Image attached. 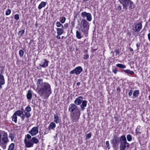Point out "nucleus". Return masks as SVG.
Listing matches in <instances>:
<instances>
[{
    "instance_id": "obj_1",
    "label": "nucleus",
    "mask_w": 150,
    "mask_h": 150,
    "mask_svg": "<svg viewBox=\"0 0 150 150\" xmlns=\"http://www.w3.org/2000/svg\"><path fill=\"white\" fill-rule=\"evenodd\" d=\"M37 92L40 96L48 98L52 93L50 85L47 83L43 82L42 79H38L37 83Z\"/></svg>"
},
{
    "instance_id": "obj_2",
    "label": "nucleus",
    "mask_w": 150,
    "mask_h": 150,
    "mask_svg": "<svg viewBox=\"0 0 150 150\" xmlns=\"http://www.w3.org/2000/svg\"><path fill=\"white\" fill-rule=\"evenodd\" d=\"M8 141L7 133L4 131H0V146L4 149H5Z\"/></svg>"
},
{
    "instance_id": "obj_3",
    "label": "nucleus",
    "mask_w": 150,
    "mask_h": 150,
    "mask_svg": "<svg viewBox=\"0 0 150 150\" xmlns=\"http://www.w3.org/2000/svg\"><path fill=\"white\" fill-rule=\"evenodd\" d=\"M120 4L123 6V8L126 10L129 8V10L134 7L133 3L130 0H118Z\"/></svg>"
},
{
    "instance_id": "obj_4",
    "label": "nucleus",
    "mask_w": 150,
    "mask_h": 150,
    "mask_svg": "<svg viewBox=\"0 0 150 150\" xmlns=\"http://www.w3.org/2000/svg\"><path fill=\"white\" fill-rule=\"evenodd\" d=\"M89 27V23L85 19H82L81 22L80 28L82 32L85 35L87 34Z\"/></svg>"
},
{
    "instance_id": "obj_5",
    "label": "nucleus",
    "mask_w": 150,
    "mask_h": 150,
    "mask_svg": "<svg viewBox=\"0 0 150 150\" xmlns=\"http://www.w3.org/2000/svg\"><path fill=\"white\" fill-rule=\"evenodd\" d=\"M119 141L120 142V150H124L126 147H129V144L127 142L125 135H122L120 137L119 139Z\"/></svg>"
},
{
    "instance_id": "obj_6",
    "label": "nucleus",
    "mask_w": 150,
    "mask_h": 150,
    "mask_svg": "<svg viewBox=\"0 0 150 150\" xmlns=\"http://www.w3.org/2000/svg\"><path fill=\"white\" fill-rule=\"evenodd\" d=\"M80 110L78 109L76 112L71 113L70 115L71 118L73 122H77L79 118L80 115Z\"/></svg>"
},
{
    "instance_id": "obj_7",
    "label": "nucleus",
    "mask_w": 150,
    "mask_h": 150,
    "mask_svg": "<svg viewBox=\"0 0 150 150\" xmlns=\"http://www.w3.org/2000/svg\"><path fill=\"white\" fill-rule=\"evenodd\" d=\"M119 139L118 137L116 135H115L111 141V143L114 148H116L118 146L119 142Z\"/></svg>"
},
{
    "instance_id": "obj_8",
    "label": "nucleus",
    "mask_w": 150,
    "mask_h": 150,
    "mask_svg": "<svg viewBox=\"0 0 150 150\" xmlns=\"http://www.w3.org/2000/svg\"><path fill=\"white\" fill-rule=\"evenodd\" d=\"M81 16L85 18L86 17V20L89 22L91 21L92 19V17L91 14L90 13H87L86 12H83L81 13Z\"/></svg>"
},
{
    "instance_id": "obj_9",
    "label": "nucleus",
    "mask_w": 150,
    "mask_h": 150,
    "mask_svg": "<svg viewBox=\"0 0 150 150\" xmlns=\"http://www.w3.org/2000/svg\"><path fill=\"white\" fill-rule=\"evenodd\" d=\"M83 71V69L81 66H78L76 67L74 69L71 71L70 72V74H76L79 75Z\"/></svg>"
},
{
    "instance_id": "obj_10",
    "label": "nucleus",
    "mask_w": 150,
    "mask_h": 150,
    "mask_svg": "<svg viewBox=\"0 0 150 150\" xmlns=\"http://www.w3.org/2000/svg\"><path fill=\"white\" fill-rule=\"evenodd\" d=\"M78 107L74 104H71L69 105V111L71 113L74 112V111L76 112L78 109H80L79 108L78 109Z\"/></svg>"
},
{
    "instance_id": "obj_11",
    "label": "nucleus",
    "mask_w": 150,
    "mask_h": 150,
    "mask_svg": "<svg viewBox=\"0 0 150 150\" xmlns=\"http://www.w3.org/2000/svg\"><path fill=\"white\" fill-rule=\"evenodd\" d=\"M38 132V127L36 126L33 127L31 129L29 132V133L32 136H34L36 135Z\"/></svg>"
},
{
    "instance_id": "obj_12",
    "label": "nucleus",
    "mask_w": 150,
    "mask_h": 150,
    "mask_svg": "<svg viewBox=\"0 0 150 150\" xmlns=\"http://www.w3.org/2000/svg\"><path fill=\"white\" fill-rule=\"evenodd\" d=\"M24 142L27 148L31 147L33 146V143L30 141V140L28 141L26 138H25L24 140Z\"/></svg>"
},
{
    "instance_id": "obj_13",
    "label": "nucleus",
    "mask_w": 150,
    "mask_h": 150,
    "mask_svg": "<svg viewBox=\"0 0 150 150\" xmlns=\"http://www.w3.org/2000/svg\"><path fill=\"white\" fill-rule=\"evenodd\" d=\"M142 28V24L141 23H138L135 26V30L133 29L135 32H139L141 29Z\"/></svg>"
},
{
    "instance_id": "obj_14",
    "label": "nucleus",
    "mask_w": 150,
    "mask_h": 150,
    "mask_svg": "<svg viewBox=\"0 0 150 150\" xmlns=\"http://www.w3.org/2000/svg\"><path fill=\"white\" fill-rule=\"evenodd\" d=\"M82 100V97L81 96H79L76 98L74 101V103L75 104L79 105L81 104Z\"/></svg>"
},
{
    "instance_id": "obj_15",
    "label": "nucleus",
    "mask_w": 150,
    "mask_h": 150,
    "mask_svg": "<svg viewBox=\"0 0 150 150\" xmlns=\"http://www.w3.org/2000/svg\"><path fill=\"white\" fill-rule=\"evenodd\" d=\"M49 61L46 59H45L43 62H42L40 66L43 67H46L48 65Z\"/></svg>"
},
{
    "instance_id": "obj_16",
    "label": "nucleus",
    "mask_w": 150,
    "mask_h": 150,
    "mask_svg": "<svg viewBox=\"0 0 150 150\" xmlns=\"http://www.w3.org/2000/svg\"><path fill=\"white\" fill-rule=\"evenodd\" d=\"M24 114H23V115L21 116V119L22 120H23L24 119L25 117L26 118H29L31 116L30 113L29 112H24Z\"/></svg>"
},
{
    "instance_id": "obj_17",
    "label": "nucleus",
    "mask_w": 150,
    "mask_h": 150,
    "mask_svg": "<svg viewBox=\"0 0 150 150\" xmlns=\"http://www.w3.org/2000/svg\"><path fill=\"white\" fill-rule=\"evenodd\" d=\"M23 111L24 110L23 109H22L21 110H18L16 111L14 114H15L16 115H17L18 116L20 117L21 118V116L23 114Z\"/></svg>"
},
{
    "instance_id": "obj_18",
    "label": "nucleus",
    "mask_w": 150,
    "mask_h": 150,
    "mask_svg": "<svg viewBox=\"0 0 150 150\" xmlns=\"http://www.w3.org/2000/svg\"><path fill=\"white\" fill-rule=\"evenodd\" d=\"M82 104L81 105L80 107L82 110H83L85 109V107L87 105V101L86 100H84L82 102Z\"/></svg>"
},
{
    "instance_id": "obj_19",
    "label": "nucleus",
    "mask_w": 150,
    "mask_h": 150,
    "mask_svg": "<svg viewBox=\"0 0 150 150\" xmlns=\"http://www.w3.org/2000/svg\"><path fill=\"white\" fill-rule=\"evenodd\" d=\"M54 121L56 123H59L60 122V120L59 118V117L57 114H54Z\"/></svg>"
},
{
    "instance_id": "obj_20",
    "label": "nucleus",
    "mask_w": 150,
    "mask_h": 150,
    "mask_svg": "<svg viewBox=\"0 0 150 150\" xmlns=\"http://www.w3.org/2000/svg\"><path fill=\"white\" fill-rule=\"evenodd\" d=\"M27 98L28 100L31 99L32 98V93L31 91L28 90L26 95Z\"/></svg>"
},
{
    "instance_id": "obj_21",
    "label": "nucleus",
    "mask_w": 150,
    "mask_h": 150,
    "mask_svg": "<svg viewBox=\"0 0 150 150\" xmlns=\"http://www.w3.org/2000/svg\"><path fill=\"white\" fill-rule=\"evenodd\" d=\"M47 3L46 2H45L43 1H42L40 4L38 6V8L40 10L41 9L42 7H45Z\"/></svg>"
},
{
    "instance_id": "obj_22",
    "label": "nucleus",
    "mask_w": 150,
    "mask_h": 150,
    "mask_svg": "<svg viewBox=\"0 0 150 150\" xmlns=\"http://www.w3.org/2000/svg\"><path fill=\"white\" fill-rule=\"evenodd\" d=\"M55 127L56 124L55 123L53 122H52L50 123L48 128L49 130L50 129H53Z\"/></svg>"
},
{
    "instance_id": "obj_23",
    "label": "nucleus",
    "mask_w": 150,
    "mask_h": 150,
    "mask_svg": "<svg viewBox=\"0 0 150 150\" xmlns=\"http://www.w3.org/2000/svg\"><path fill=\"white\" fill-rule=\"evenodd\" d=\"M57 33L58 35H61L63 33L64 30L62 28H57Z\"/></svg>"
},
{
    "instance_id": "obj_24",
    "label": "nucleus",
    "mask_w": 150,
    "mask_h": 150,
    "mask_svg": "<svg viewBox=\"0 0 150 150\" xmlns=\"http://www.w3.org/2000/svg\"><path fill=\"white\" fill-rule=\"evenodd\" d=\"M139 94V90H135L133 93V98H134L137 97Z\"/></svg>"
},
{
    "instance_id": "obj_25",
    "label": "nucleus",
    "mask_w": 150,
    "mask_h": 150,
    "mask_svg": "<svg viewBox=\"0 0 150 150\" xmlns=\"http://www.w3.org/2000/svg\"><path fill=\"white\" fill-rule=\"evenodd\" d=\"M30 141L32 143L35 144H37L39 142L38 140L35 137H33L30 140Z\"/></svg>"
},
{
    "instance_id": "obj_26",
    "label": "nucleus",
    "mask_w": 150,
    "mask_h": 150,
    "mask_svg": "<svg viewBox=\"0 0 150 150\" xmlns=\"http://www.w3.org/2000/svg\"><path fill=\"white\" fill-rule=\"evenodd\" d=\"M123 71L125 73L127 74H130L132 75H133L134 74V72L133 71L130 70L129 69L125 70H124Z\"/></svg>"
},
{
    "instance_id": "obj_27",
    "label": "nucleus",
    "mask_w": 150,
    "mask_h": 150,
    "mask_svg": "<svg viewBox=\"0 0 150 150\" xmlns=\"http://www.w3.org/2000/svg\"><path fill=\"white\" fill-rule=\"evenodd\" d=\"M17 117L15 114H14L12 116V120L15 123H16L17 121Z\"/></svg>"
},
{
    "instance_id": "obj_28",
    "label": "nucleus",
    "mask_w": 150,
    "mask_h": 150,
    "mask_svg": "<svg viewBox=\"0 0 150 150\" xmlns=\"http://www.w3.org/2000/svg\"><path fill=\"white\" fill-rule=\"evenodd\" d=\"M116 66L117 67L122 69H125L126 68V67L125 65L122 64H117L116 65Z\"/></svg>"
},
{
    "instance_id": "obj_29",
    "label": "nucleus",
    "mask_w": 150,
    "mask_h": 150,
    "mask_svg": "<svg viewBox=\"0 0 150 150\" xmlns=\"http://www.w3.org/2000/svg\"><path fill=\"white\" fill-rule=\"evenodd\" d=\"M14 144L13 143H11L9 146L8 150H13Z\"/></svg>"
},
{
    "instance_id": "obj_30",
    "label": "nucleus",
    "mask_w": 150,
    "mask_h": 150,
    "mask_svg": "<svg viewBox=\"0 0 150 150\" xmlns=\"http://www.w3.org/2000/svg\"><path fill=\"white\" fill-rule=\"evenodd\" d=\"M9 137L11 139V141H12L14 139L15 135L14 134L11 133L9 134Z\"/></svg>"
},
{
    "instance_id": "obj_31",
    "label": "nucleus",
    "mask_w": 150,
    "mask_h": 150,
    "mask_svg": "<svg viewBox=\"0 0 150 150\" xmlns=\"http://www.w3.org/2000/svg\"><path fill=\"white\" fill-rule=\"evenodd\" d=\"M76 37L79 39H80L81 38L80 33L78 30L76 31Z\"/></svg>"
},
{
    "instance_id": "obj_32",
    "label": "nucleus",
    "mask_w": 150,
    "mask_h": 150,
    "mask_svg": "<svg viewBox=\"0 0 150 150\" xmlns=\"http://www.w3.org/2000/svg\"><path fill=\"white\" fill-rule=\"evenodd\" d=\"M31 111V108L30 107L28 106H27L25 109L24 112H30Z\"/></svg>"
},
{
    "instance_id": "obj_33",
    "label": "nucleus",
    "mask_w": 150,
    "mask_h": 150,
    "mask_svg": "<svg viewBox=\"0 0 150 150\" xmlns=\"http://www.w3.org/2000/svg\"><path fill=\"white\" fill-rule=\"evenodd\" d=\"M19 53L20 57H22L23 56L24 52L23 50H21L19 51Z\"/></svg>"
},
{
    "instance_id": "obj_34",
    "label": "nucleus",
    "mask_w": 150,
    "mask_h": 150,
    "mask_svg": "<svg viewBox=\"0 0 150 150\" xmlns=\"http://www.w3.org/2000/svg\"><path fill=\"white\" fill-rule=\"evenodd\" d=\"M127 138L128 141L130 142L132 140V137L130 134H128L127 135Z\"/></svg>"
},
{
    "instance_id": "obj_35",
    "label": "nucleus",
    "mask_w": 150,
    "mask_h": 150,
    "mask_svg": "<svg viewBox=\"0 0 150 150\" xmlns=\"http://www.w3.org/2000/svg\"><path fill=\"white\" fill-rule=\"evenodd\" d=\"M11 10L9 9H8L6 10V16H8L11 13Z\"/></svg>"
},
{
    "instance_id": "obj_36",
    "label": "nucleus",
    "mask_w": 150,
    "mask_h": 150,
    "mask_svg": "<svg viewBox=\"0 0 150 150\" xmlns=\"http://www.w3.org/2000/svg\"><path fill=\"white\" fill-rule=\"evenodd\" d=\"M56 25L57 27H60L61 26L62 28H64L63 25L62 24H61L59 22H57L56 23Z\"/></svg>"
},
{
    "instance_id": "obj_37",
    "label": "nucleus",
    "mask_w": 150,
    "mask_h": 150,
    "mask_svg": "<svg viewBox=\"0 0 150 150\" xmlns=\"http://www.w3.org/2000/svg\"><path fill=\"white\" fill-rule=\"evenodd\" d=\"M89 57V55L88 54L86 53L84 55L83 58L84 59H86L88 58Z\"/></svg>"
},
{
    "instance_id": "obj_38",
    "label": "nucleus",
    "mask_w": 150,
    "mask_h": 150,
    "mask_svg": "<svg viewBox=\"0 0 150 150\" xmlns=\"http://www.w3.org/2000/svg\"><path fill=\"white\" fill-rule=\"evenodd\" d=\"M14 18L16 20H18L19 19V16L18 14H16L14 15Z\"/></svg>"
},
{
    "instance_id": "obj_39",
    "label": "nucleus",
    "mask_w": 150,
    "mask_h": 150,
    "mask_svg": "<svg viewBox=\"0 0 150 150\" xmlns=\"http://www.w3.org/2000/svg\"><path fill=\"white\" fill-rule=\"evenodd\" d=\"M91 133H88L86 135V138L87 139H89L91 137Z\"/></svg>"
},
{
    "instance_id": "obj_40",
    "label": "nucleus",
    "mask_w": 150,
    "mask_h": 150,
    "mask_svg": "<svg viewBox=\"0 0 150 150\" xmlns=\"http://www.w3.org/2000/svg\"><path fill=\"white\" fill-rule=\"evenodd\" d=\"M65 17H63L62 18V20H61L60 21L62 23H64L65 22Z\"/></svg>"
},
{
    "instance_id": "obj_41",
    "label": "nucleus",
    "mask_w": 150,
    "mask_h": 150,
    "mask_svg": "<svg viewBox=\"0 0 150 150\" xmlns=\"http://www.w3.org/2000/svg\"><path fill=\"white\" fill-rule=\"evenodd\" d=\"M106 145L108 149H109L110 148V147L109 146V141H107L106 142Z\"/></svg>"
},
{
    "instance_id": "obj_42",
    "label": "nucleus",
    "mask_w": 150,
    "mask_h": 150,
    "mask_svg": "<svg viewBox=\"0 0 150 150\" xmlns=\"http://www.w3.org/2000/svg\"><path fill=\"white\" fill-rule=\"evenodd\" d=\"M24 32L25 31L24 30H21L19 32V34H20L21 35H22L24 33Z\"/></svg>"
},
{
    "instance_id": "obj_43",
    "label": "nucleus",
    "mask_w": 150,
    "mask_h": 150,
    "mask_svg": "<svg viewBox=\"0 0 150 150\" xmlns=\"http://www.w3.org/2000/svg\"><path fill=\"white\" fill-rule=\"evenodd\" d=\"M132 88H131V89L130 90V91L128 93V95L130 96L132 94L133 91L132 89Z\"/></svg>"
},
{
    "instance_id": "obj_44",
    "label": "nucleus",
    "mask_w": 150,
    "mask_h": 150,
    "mask_svg": "<svg viewBox=\"0 0 150 150\" xmlns=\"http://www.w3.org/2000/svg\"><path fill=\"white\" fill-rule=\"evenodd\" d=\"M27 138L28 139H31V136L29 134H27L26 135Z\"/></svg>"
},
{
    "instance_id": "obj_45",
    "label": "nucleus",
    "mask_w": 150,
    "mask_h": 150,
    "mask_svg": "<svg viewBox=\"0 0 150 150\" xmlns=\"http://www.w3.org/2000/svg\"><path fill=\"white\" fill-rule=\"evenodd\" d=\"M117 70L116 69H115L113 70V71L115 74H116L117 72Z\"/></svg>"
},
{
    "instance_id": "obj_46",
    "label": "nucleus",
    "mask_w": 150,
    "mask_h": 150,
    "mask_svg": "<svg viewBox=\"0 0 150 150\" xmlns=\"http://www.w3.org/2000/svg\"><path fill=\"white\" fill-rule=\"evenodd\" d=\"M117 8L118 9V10H119V11H120L122 9L121 7L120 6H118Z\"/></svg>"
},
{
    "instance_id": "obj_47",
    "label": "nucleus",
    "mask_w": 150,
    "mask_h": 150,
    "mask_svg": "<svg viewBox=\"0 0 150 150\" xmlns=\"http://www.w3.org/2000/svg\"><path fill=\"white\" fill-rule=\"evenodd\" d=\"M140 44L139 42L137 43V44H136V46H137V48H139V47H140Z\"/></svg>"
},
{
    "instance_id": "obj_48",
    "label": "nucleus",
    "mask_w": 150,
    "mask_h": 150,
    "mask_svg": "<svg viewBox=\"0 0 150 150\" xmlns=\"http://www.w3.org/2000/svg\"><path fill=\"white\" fill-rule=\"evenodd\" d=\"M117 91L118 92H120L121 91V89L120 87H118L117 89Z\"/></svg>"
},
{
    "instance_id": "obj_49",
    "label": "nucleus",
    "mask_w": 150,
    "mask_h": 150,
    "mask_svg": "<svg viewBox=\"0 0 150 150\" xmlns=\"http://www.w3.org/2000/svg\"><path fill=\"white\" fill-rule=\"evenodd\" d=\"M148 38L149 40V41L150 42V33H149L148 35Z\"/></svg>"
},
{
    "instance_id": "obj_50",
    "label": "nucleus",
    "mask_w": 150,
    "mask_h": 150,
    "mask_svg": "<svg viewBox=\"0 0 150 150\" xmlns=\"http://www.w3.org/2000/svg\"><path fill=\"white\" fill-rule=\"evenodd\" d=\"M68 23H66L64 25V26L65 27H68Z\"/></svg>"
},
{
    "instance_id": "obj_51",
    "label": "nucleus",
    "mask_w": 150,
    "mask_h": 150,
    "mask_svg": "<svg viewBox=\"0 0 150 150\" xmlns=\"http://www.w3.org/2000/svg\"><path fill=\"white\" fill-rule=\"evenodd\" d=\"M59 35H58L57 36V38L58 39H60V37Z\"/></svg>"
},
{
    "instance_id": "obj_52",
    "label": "nucleus",
    "mask_w": 150,
    "mask_h": 150,
    "mask_svg": "<svg viewBox=\"0 0 150 150\" xmlns=\"http://www.w3.org/2000/svg\"><path fill=\"white\" fill-rule=\"evenodd\" d=\"M80 84V82H78L76 83V85L78 86H79Z\"/></svg>"
},
{
    "instance_id": "obj_53",
    "label": "nucleus",
    "mask_w": 150,
    "mask_h": 150,
    "mask_svg": "<svg viewBox=\"0 0 150 150\" xmlns=\"http://www.w3.org/2000/svg\"><path fill=\"white\" fill-rule=\"evenodd\" d=\"M129 49L132 52L133 51V49L132 48H131V47H130Z\"/></svg>"
},
{
    "instance_id": "obj_54",
    "label": "nucleus",
    "mask_w": 150,
    "mask_h": 150,
    "mask_svg": "<svg viewBox=\"0 0 150 150\" xmlns=\"http://www.w3.org/2000/svg\"><path fill=\"white\" fill-rule=\"evenodd\" d=\"M87 50H84V52H85V53H87Z\"/></svg>"
},
{
    "instance_id": "obj_55",
    "label": "nucleus",
    "mask_w": 150,
    "mask_h": 150,
    "mask_svg": "<svg viewBox=\"0 0 150 150\" xmlns=\"http://www.w3.org/2000/svg\"><path fill=\"white\" fill-rule=\"evenodd\" d=\"M57 134H56L55 136L54 137V138L55 139H56V137H57Z\"/></svg>"
},
{
    "instance_id": "obj_56",
    "label": "nucleus",
    "mask_w": 150,
    "mask_h": 150,
    "mask_svg": "<svg viewBox=\"0 0 150 150\" xmlns=\"http://www.w3.org/2000/svg\"><path fill=\"white\" fill-rule=\"evenodd\" d=\"M137 129H136V133H139L140 134V132H137Z\"/></svg>"
},
{
    "instance_id": "obj_57",
    "label": "nucleus",
    "mask_w": 150,
    "mask_h": 150,
    "mask_svg": "<svg viewBox=\"0 0 150 150\" xmlns=\"http://www.w3.org/2000/svg\"><path fill=\"white\" fill-rule=\"evenodd\" d=\"M116 52V53H117V54H119V52L118 51H117Z\"/></svg>"
},
{
    "instance_id": "obj_58",
    "label": "nucleus",
    "mask_w": 150,
    "mask_h": 150,
    "mask_svg": "<svg viewBox=\"0 0 150 150\" xmlns=\"http://www.w3.org/2000/svg\"><path fill=\"white\" fill-rule=\"evenodd\" d=\"M88 0H83V1L84 2H86L88 1Z\"/></svg>"
},
{
    "instance_id": "obj_59",
    "label": "nucleus",
    "mask_w": 150,
    "mask_h": 150,
    "mask_svg": "<svg viewBox=\"0 0 150 150\" xmlns=\"http://www.w3.org/2000/svg\"><path fill=\"white\" fill-rule=\"evenodd\" d=\"M149 100H150V95H149Z\"/></svg>"
},
{
    "instance_id": "obj_60",
    "label": "nucleus",
    "mask_w": 150,
    "mask_h": 150,
    "mask_svg": "<svg viewBox=\"0 0 150 150\" xmlns=\"http://www.w3.org/2000/svg\"><path fill=\"white\" fill-rule=\"evenodd\" d=\"M2 67H1V66H0V68H2Z\"/></svg>"
},
{
    "instance_id": "obj_61",
    "label": "nucleus",
    "mask_w": 150,
    "mask_h": 150,
    "mask_svg": "<svg viewBox=\"0 0 150 150\" xmlns=\"http://www.w3.org/2000/svg\"><path fill=\"white\" fill-rule=\"evenodd\" d=\"M0 150H1L0 149Z\"/></svg>"
}]
</instances>
